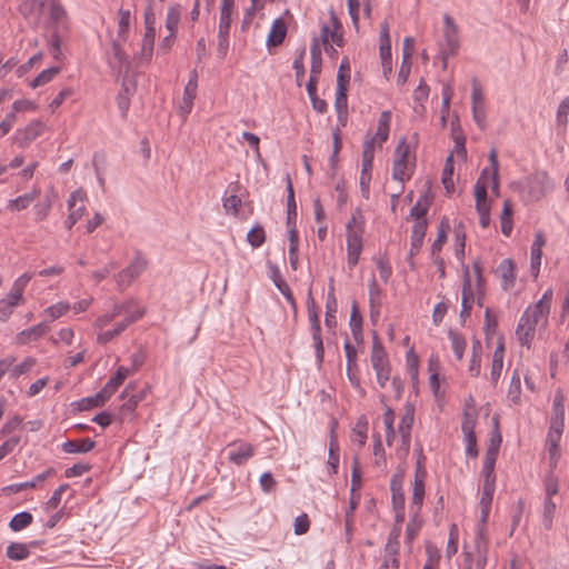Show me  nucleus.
Masks as SVG:
<instances>
[{
  "instance_id": "412c9836",
  "label": "nucleus",
  "mask_w": 569,
  "mask_h": 569,
  "mask_svg": "<svg viewBox=\"0 0 569 569\" xmlns=\"http://www.w3.org/2000/svg\"><path fill=\"white\" fill-rule=\"evenodd\" d=\"M427 221H416L413 227H412V233H411V248H410V257L412 256H416L422 243H423V238L426 236V231H427Z\"/></svg>"
},
{
  "instance_id": "c03bdc74",
  "label": "nucleus",
  "mask_w": 569,
  "mask_h": 569,
  "mask_svg": "<svg viewBox=\"0 0 569 569\" xmlns=\"http://www.w3.org/2000/svg\"><path fill=\"white\" fill-rule=\"evenodd\" d=\"M448 335L451 341L453 353L456 355L458 360H461L463 358V353L467 346L466 339L461 335L452 330H450Z\"/></svg>"
},
{
  "instance_id": "603ef678",
  "label": "nucleus",
  "mask_w": 569,
  "mask_h": 569,
  "mask_svg": "<svg viewBox=\"0 0 569 569\" xmlns=\"http://www.w3.org/2000/svg\"><path fill=\"white\" fill-rule=\"evenodd\" d=\"M118 13H119L118 38L126 41L128 38L131 13L129 10H123V9H120Z\"/></svg>"
},
{
  "instance_id": "4468645a",
  "label": "nucleus",
  "mask_w": 569,
  "mask_h": 569,
  "mask_svg": "<svg viewBox=\"0 0 569 569\" xmlns=\"http://www.w3.org/2000/svg\"><path fill=\"white\" fill-rule=\"evenodd\" d=\"M497 274L501 278L502 287L505 290L512 288L516 281V270L513 261L509 258L503 259L497 268Z\"/></svg>"
},
{
  "instance_id": "7ed1b4c3",
  "label": "nucleus",
  "mask_w": 569,
  "mask_h": 569,
  "mask_svg": "<svg viewBox=\"0 0 569 569\" xmlns=\"http://www.w3.org/2000/svg\"><path fill=\"white\" fill-rule=\"evenodd\" d=\"M365 231V219L360 209H356L347 223V252L348 264L353 268L362 250V234Z\"/></svg>"
},
{
  "instance_id": "052dcab7",
  "label": "nucleus",
  "mask_w": 569,
  "mask_h": 569,
  "mask_svg": "<svg viewBox=\"0 0 569 569\" xmlns=\"http://www.w3.org/2000/svg\"><path fill=\"white\" fill-rule=\"evenodd\" d=\"M565 423L561 421H550V428L547 437L548 445L557 443L559 445V441L561 439V435L563 431Z\"/></svg>"
},
{
  "instance_id": "5701e85b",
  "label": "nucleus",
  "mask_w": 569,
  "mask_h": 569,
  "mask_svg": "<svg viewBox=\"0 0 569 569\" xmlns=\"http://www.w3.org/2000/svg\"><path fill=\"white\" fill-rule=\"evenodd\" d=\"M49 330V327L46 323H39L37 326H33L29 329H26L18 333L17 336V343L18 345H27L30 341H36L40 337L47 333Z\"/></svg>"
},
{
  "instance_id": "69168bd1",
  "label": "nucleus",
  "mask_w": 569,
  "mask_h": 569,
  "mask_svg": "<svg viewBox=\"0 0 569 569\" xmlns=\"http://www.w3.org/2000/svg\"><path fill=\"white\" fill-rule=\"evenodd\" d=\"M556 503L552 501V498L545 497L543 503V523L547 529H550L552 526L553 513L556 510Z\"/></svg>"
},
{
  "instance_id": "ea45409f",
  "label": "nucleus",
  "mask_w": 569,
  "mask_h": 569,
  "mask_svg": "<svg viewBox=\"0 0 569 569\" xmlns=\"http://www.w3.org/2000/svg\"><path fill=\"white\" fill-rule=\"evenodd\" d=\"M508 398L515 405L520 403V400H521V381H520V375H519L518 370H515L512 376H511V380H510V385H509V389H508Z\"/></svg>"
},
{
  "instance_id": "b1692460",
  "label": "nucleus",
  "mask_w": 569,
  "mask_h": 569,
  "mask_svg": "<svg viewBox=\"0 0 569 569\" xmlns=\"http://www.w3.org/2000/svg\"><path fill=\"white\" fill-rule=\"evenodd\" d=\"M310 56H311V68H310V78L319 79L321 73V49L319 44V40L315 38L310 46Z\"/></svg>"
},
{
  "instance_id": "8fccbe9b",
  "label": "nucleus",
  "mask_w": 569,
  "mask_h": 569,
  "mask_svg": "<svg viewBox=\"0 0 569 569\" xmlns=\"http://www.w3.org/2000/svg\"><path fill=\"white\" fill-rule=\"evenodd\" d=\"M198 86H193V83H187L183 91V103L181 106V111L183 113H189L193 106V100L197 96Z\"/></svg>"
},
{
  "instance_id": "774afa93",
  "label": "nucleus",
  "mask_w": 569,
  "mask_h": 569,
  "mask_svg": "<svg viewBox=\"0 0 569 569\" xmlns=\"http://www.w3.org/2000/svg\"><path fill=\"white\" fill-rule=\"evenodd\" d=\"M22 425V418L20 416H14L9 419L0 429V436L6 437L13 433L18 430Z\"/></svg>"
},
{
  "instance_id": "2eb2a0df",
  "label": "nucleus",
  "mask_w": 569,
  "mask_h": 569,
  "mask_svg": "<svg viewBox=\"0 0 569 569\" xmlns=\"http://www.w3.org/2000/svg\"><path fill=\"white\" fill-rule=\"evenodd\" d=\"M54 472L56 471L53 468H49L44 472L36 476L31 481H26V482H21V483H14V485L7 486L3 488V491H7L9 493H18L26 489L36 488L39 483L46 481L49 477L54 475Z\"/></svg>"
},
{
  "instance_id": "393cba45",
  "label": "nucleus",
  "mask_w": 569,
  "mask_h": 569,
  "mask_svg": "<svg viewBox=\"0 0 569 569\" xmlns=\"http://www.w3.org/2000/svg\"><path fill=\"white\" fill-rule=\"evenodd\" d=\"M156 29L154 27L146 28V32L141 43V52L139 59L141 61H150L153 52Z\"/></svg>"
},
{
  "instance_id": "f257e3e1",
  "label": "nucleus",
  "mask_w": 569,
  "mask_h": 569,
  "mask_svg": "<svg viewBox=\"0 0 569 569\" xmlns=\"http://www.w3.org/2000/svg\"><path fill=\"white\" fill-rule=\"evenodd\" d=\"M552 298L553 291L549 288L536 305L527 308L520 318L516 335L521 346L529 348L535 338L536 327L540 323H547Z\"/></svg>"
},
{
  "instance_id": "6ab92c4d",
  "label": "nucleus",
  "mask_w": 569,
  "mask_h": 569,
  "mask_svg": "<svg viewBox=\"0 0 569 569\" xmlns=\"http://www.w3.org/2000/svg\"><path fill=\"white\" fill-rule=\"evenodd\" d=\"M133 385L129 383L120 395L121 399H127V401L121 406V413L123 415L133 412L138 403L142 401L144 398V395L142 392L131 393V390H133Z\"/></svg>"
},
{
  "instance_id": "ddd939ff",
  "label": "nucleus",
  "mask_w": 569,
  "mask_h": 569,
  "mask_svg": "<svg viewBox=\"0 0 569 569\" xmlns=\"http://www.w3.org/2000/svg\"><path fill=\"white\" fill-rule=\"evenodd\" d=\"M86 192L82 189H78L74 190L68 199V209L70 211L69 213L77 220H80L86 212Z\"/></svg>"
},
{
  "instance_id": "09e8293b",
  "label": "nucleus",
  "mask_w": 569,
  "mask_h": 569,
  "mask_svg": "<svg viewBox=\"0 0 569 569\" xmlns=\"http://www.w3.org/2000/svg\"><path fill=\"white\" fill-rule=\"evenodd\" d=\"M180 21V7L171 6L168 9L167 18H166V28L171 33H177L178 24Z\"/></svg>"
},
{
  "instance_id": "58836bf2",
  "label": "nucleus",
  "mask_w": 569,
  "mask_h": 569,
  "mask_svg": "<svg viewBox=\"0 0 569 569\" xmlns=\"http://www.w3.org/2000/svg\"><path fill=\"white\" fill-rule=\"evenodd\" d=\"M38 196H39V191L38 190H32L29 193H26L23 196H20L18 198L11 200L9 202L8 207L11 210H17V211L23 210V209L28 208L34 201V199Z\"/></svg>"
},
{
  "instance_id": "37998d69",
  "label": "nucleus",
  "mask_w": 569,
  "mask_h": 569,
  "mask_svg": "<svg viewBox=\"0 0 569 569\" xmlns=\"http://www.w3.org/2000/svg\"><path fill=\"white\" fill-rule=\"evenodd\" d=\"M32 515L28 511H22L12 517L9 527L12 531H20L27 528L32 522Z\"/></svg>"
},
{
  "instance_id": "c756f323",
  "label": "nucleus",
  "mask_w": 569,
  "mask_h": 569,
  "mask_svg": "<svg viewBox=\"0 0 569 569\" xmlns=\"http://www.w3.org/2000/svg\"><path fill=\"white\" fill-rule=\"evenodd\" d=\"M130 375L131 370L129 368L120 366L118 367L116 375L109 379L103 388L110 396H112Z\"/></svg>"
},
{
  "instance_id": "f03ea898",
  "label": "nucleus",
  "mask_w": 569,
  "mask_h": 569,
  "mask_svg": "<svg viewBox=\"0 0 569 569\" xmlns=\"http://www.w3.org/2000/svg\"><path fill=\"white\" fill-rule=\"evenodd\" d=\"M49 20L46 22L47 44L56 60L62 57L61 44L69 33L68 14L59 0H47Z\"/></svg>"
},
{
  "instance_id": "aec40b11",
  "label": "nucleus",
  "mask_w": 569,
  "mask_h": 569,
  "mask_svg": "<svg viewBox=\"0 0 569 569\" xmlns=\"http://www.w3.org/2000/svg\"><path fill=\"white\" fill-rule=\"evenodd\" d=\"M390 123H391V112L388 111V110L387 111H382L380 113V117H379V120H378L377 132L372 137V138H375V142L377 141L380 147L389 138Z\"/></svg>"
},
{
  "instance_id": "0eeeda50",
  "label": "nucleus",
  "mask_w": 569,
  "mask_h": 569,
  "mask_svg": "<svg viewBox=\"0 0 569 569\" xmlns=\"http://www.w3.org/2000/svg\"><path fill=\"white\" fill-rule=\"evenodd\" d=\"M443 39L445 43L441 47V54L443 60L450 56H455L459 48L458 26L453 19L448 14H443Z\"/></svg>"
},
{
  "instance_id": "39448f33",
  "label": "nucleus",
  "mask_w": 569,
  "mask_h": 569,
  "mask_svg": "<svg viewBox=\"0 0 569 569\" xmlns=\"http://www.w3.org/2000/svg\"><path fill=\"white\" fill-rule=\"evenodd\" d=\"M148 267L147 258L140 252H136L130 264L122 269L116 277V282L120 291L127 289Z\"/></svg>"
},
{
  "instance_id": "2f4dec72",
  "label": "nucleus",
  "mask_w": 569,
  "mask_h": 569,
  "mask_svg": "<svg viewBox=\"0 0 569 569\" xmlns=\"http://www.w3.org/2000/svg\"><path fill=\"white\" fill-rule=\"evenodd\" d=\"M287 34V26L281 18H278L273 21L269 37L268 43L271 46L280 44Z\"/></svg>"
},
{
  "instance_id": "a18cd8bd",
  "label": "nucleus",
  "mask_w": 569,
  "mask_h": 569,
  "mask_svg": "<svg viewBox=\"0 0 569 569\" xmlns=\"http://www.w3.org/2000/svg\"><path fill=\"white\" fill-rule=\"evenodd\" d=\"M320 36L323 44H328L329 40H331L338 47L343 46L342 32L333 29L331 30L329 26H322Z\"/></svg>"
},
{
  "instance_id": "e433bc0d",
  "label": "nucleus",
  "mask_w": 569,
  "mask_h": 569,
  "mask_svg": "<svg viewBox=\"0 0 569 569\" xmlns=\"http://www.w3.org/2000/svg\"><path fill=\"white\" fill-rule=\"evenodd\" d=\"M453 176V160L452 154H450L445 163V168L442 170V184L447 191L448 194H451L455 191V183L452 180Z\"/></svg>"
},
{
  "instance_id": "bf43d9fd",
  "label": "nucleus",
  "mask_w": 569,
  "mask_h": 569,
  "mask_svg": "<svg viewBox=\"0 0 569 569\" xmlns=\"http://www.w3.org/2000/svg\"><path fill=\"white\" fill-rule=\"evenodd\" d=\"M495 482L490 480H483L482 493L480 498V507H491L493 492H495Z\"/></svg>"
},
{
  "instance_id": "6e6d98bb",
  "label": "nucleus",
  "mask_w": 569,
  "mask_h": 569,
  "mask_svg": "<svg viewBox=\"0 0 569 569\" xmlns=\"http://www.w3.org/2000/svg\"><path fill=\"white\" fill-rule=\"evenodd\" d=\"M32 277H33V274L32 273H28V272L21 274L14 281L10 292L13 293L16 297L20 298L21 300H23L24 288L27 287L29 281L32 279Z\"/></svg>"
},
{
  "instance_id": "bb28decb",
  "label": "nucleus",
  "mask_w": 569,
  "mask_h": 569,
  "mask_svg": "<svg viewBox=\"0 0 569 569\" xmlns=\"http://www.w3.org/2000/svg\"><path fill=\"white\" fill-rule=\"evenodd\" d=\"M23 300L9 292L4 298L0 299V321H7L12 315L14 308L22 303Z\"/></svg>"
},
{
  "instance_id": "a211bd4d",
  "label": "nucleus",
  "mask_w": 569,
  "mask_h": 569,
  "mask_svg": "<svg viewBox=\"0 0 569 569\" xmlns=\"http://www.w3.org/2000/svg\"><path fill=\"white\" fill-rule=\"evenodd\" d=\"M505 347L503 342L500 341L496 347L492 356V363L490 370V379L493 386H497L503 367Z\"/></svg>"
},
{
  "instance_id": "f704fd0d",
  "label": "nucleus",
  "mask_w": 569,
  "mask_h": 569,
  "mask_svg": "<svg viewBox=\"0 0 569 569\" xmlns=\"http://www.w3.org/2000/svg\"><path fill=\"white\" fill-rule=\"evenodd\" d=\"M350 328L355 340L357 342L362 341V317L359 313L358 306L356 303L352 305L350 315Z\"/></svg>"
},
{
  "instance_id": "9d476101",
  "label": "nucleus",
  "mask_w": 569,
  "mask_h": 569,
  "mask_svg": "<svg viewBox=\"0 0 569 569\" xmlns=\"http://www.w3.org/2000/svg\"><path fill=\"white\" fill-rule=\"evenodd\" d=\"M426 477V469L422 466L421 460H418L416 465L415 481L412 488V505L417 507V510L420 509L423 502Z\"/></svg>"
},
{
  "instance_id": "c9c22d12",
  "label": "nucleus",
  "mask_w": 569,
  "mask_h": 569,
  "mask_svg": "<svg viewBox=\"0 0 569 569\" xmlns=\"http://www.w3.org/2000/svg\"><path fill=\"white\" fill-rule=\"evenodd\" d=\"M551 421L565 423V395L560 389L555 393Z\"/></svg>"
},
{
  "instance_id": "423d86ee",
  "label": "nucleus",
  "mask_w": 569,
  "mask_h": 569,
  "mask_svg": "<svg viewBox=\"0 0 569 569\" xmlns=\"http://www.w3.org/2000/svg\"><path fill=\"white\" fill-rule=\"evenodd\" d=\"M410 146L403 137L399 140L395 150V161L392 168V178L400 182L408 180L411 176L409 166Z\"/></svg>"
},
{
  "instance_id": "5fc2aeb1",
  "label": "nucleus",
  "mask_w": 569,
  "mask_h": 569,
  "mask_svg": "<svg viewBox=\"0 0 569 569\" xmlns=\"http://www.w3.org/2000/svg\"><path fill=\"white\" fill-rule=\"evenodd\" d=\"M543 483L546 498H552L558 493L559 481L558 478L555 476L552 469L546 475Z\"/></svg>"
},
{
  "instance_id": "6e6552de",
  "label": "nucleus",
  "mask_w": 569,
  "mask_h": 569,
  "mask_svg": "<svg viewBox=\"0 0 569 569\" xmlns=\"http://www.w3.org/2000/svg\"><path fill=\"white\" fill-rule=\"evenodd\" d=\"M228 448V459L236 466L244 465L254 455V447L244 441H234Z\"/></svg>"
},
{
  "instance_id": "0e129e2a",
  "label": "nucleus",
  "mask_w": 569,
  "mask_h": 569,
  "mask_svg": "<svg viewBox=\"0 0 569 569\" xmlns=\"http://www.w3.org/2000/svg\"><path fill=\"white\" fill-rule=\"evenodd\" d=\"M471 104L472 107H485V97L478 80L473 78L471 80Z\"/></svg>"
},
{
  "instance_id": "20e7f679",
  "label": "nucleus",
  "mask_w": 569,
  "mask_h": 569,
  "mask_svg": "<svg viewBox=\"0 0 569 569\" xmlns=\"http://www.w3.org/2000/svg\"><path fill=\"white\" fill-rule=\"evenodd\" d=\"M489 540L485 535L483 528L479 527L475 546L472 550L465 551V568L466 569H485L488 559Z\"/></svg>"
},
{
  "instance_id": "a878e982",
  "label": "nucleus",
  "mask_w": 569,
  "mask_h": 569,
  "mask_svg": "<svg viewBox=\"0 0 569 569\" xmlns=\"http://www.w3.org/2000/svg\"><path fill=\"white\" fill-rule=\"evenodd\" d=\"M112 311L116 318L120 316H123L126 318L128 316H133L136 312H141L142 318L146 312L144 308L139 307L136 300L133 299L113 305Z\"/></svg>"
},
{
  "instance_id": "49530a36",
  "label": "nucleus",
  "mask_w": 569,
  "mask_h": 569,
  "mask_svg": "<svg viewBox=\"0 0 569 569\" xmlns=\"http://www.w3.org/2000/svg\"><path fill=\"white\" fill-rule=\"evenodd\" d=\"M332 290L333 288H331L329 295H328V300H327V312H326V318H325V325L329 328V329H333L337 325V320H336V316H335V312H336V298L332 293Z\"/></svg>"
},
{
  "instance_id": "e2e57ef3",
  "label": "nucleus",
  "mask_w": 569,
  "mask_h": 569,
  "mask_svg": "<svg viewBox=\"0 0 569 569\" xmlns=\"http://www.w3.org/2000/svg\"><path fill=\"white\" fill-rule=\"evenodd\" d=\"M350 67L349 61L347 58H345L339 67L338 74H337V87L342 86L343 88L348 89L349 81H350Z\"/></svg>"
},
{
  "instance_id": "1a4fd4ad",
  "label": "nucleus",
  "mask_w": 569,
  "mask_h": 569,
  "mask_svg": "<svg viewBox=\"0 0 569 569\" xmlns=\"http://www.w3.org/2000/svg\"><path fill=\"white\" fill-rule=\"evenodd\" d=\"M44 130V123L34 120L31 121L24 129L18 130L13 137L14 142L20 148H27L33 140H36Z\"/></svg>"
},
{
  "instance_id": "7c9ffc66",
  "label": "nucleus",
  "mask_w": 569,
  "mask_h": 569,
  "mask_svg": "<svg viewBox=\"0 0 569 569\" xmlns=\"http://www.w3.org/2000/svg\"><path fill=\"white\" fill-rule=\"evenodd\" d=\"M497 457H498L497 449L495 447H489L487 449L485 461H483V468H482L483 480L496 481L493 471H495V465H496Z\"/></svg>"
},
{
  "instance_id": "864d4df0",
  "label": "nucleus",
  "mask_w": 569,
  "mask_h": 569,
  "mask_svg": "<svg viewBox=\"0 0 569 569\" xmlns=\"http://www.w3.org/2000/svg\"><path fill=\"white\" fill-rule=\"evenodd\" d=\"M429 203L427 201L426 196L421 197L417 203L411 208L410 210V217L415 218L416 221H427L425 219L427 212H428Z\"/></svg>"
},
{
  "instance_id": "3c124183",
  "label": "nucleus",
  "mask_w": 569,
  "mask_h": 569,
  "mask_svg": "<svg viewBox=\"0 0 569 569\" xmlns=\"http://www.w3.org/2000/svg\"><path fill=\"white\" fill-rule=\"evenodd\" d=\"M247 240L253 248H259L260 246H262L263 242L266 241V233L263 227L257 224L253 228H251L247 234Z\"/></svg>"
},
{
  "instance_id": "f3484780",
  "label": "nucleus",
  "mask_w": 569,
  "mask_h": 569,
  "mask_svg": "<svg viewBox=\"0 0 569 569\" xmlns=\"http://www.w3.org/2000/svg\"><path fill=\"white\" fill-rule=\"evenodd\" d=\"M46 7L47 0H26L20 4L19 11L24 18H33L36 21H39Z\"/></svg>"
},
{
  "instance_id": "680f3d73",
  "label": "nucleus",
  "mask_w": 569,
  "mask_h": 569,
  "mask_svg": "<svg viewBox=\"0 0 569 569\" xmlns=\"http://www.w3.org/2000/svg\"><path fill=\"white\" fill-rule=\"evenodd\" d=\"M448 228H449V226L448 224L445 226V223L442 221L440 224L439 231H438V236L431 246V256L440 254L442 246L445 244L446 239H447V229Z\"/></svg>"
},
{
  "instance_id": "9b49d317",
  "label": "nucleus",
  "mask_w": 569,
  "mask_h": 569,
  "mask_svg": "<svg viewBox=\"0 0 569 569\" xmlns=\"http://www.w3.org/2000/svg\"><path fill=\"white\" fill-rule=\"evenodd\" d=\"M370 361H371V366H372L375 372L391 368L388 356L385 351V348L376 332H373V343H372Z\"/></svg>"
},
{
  "instance_id": "13d9d810",
  "label": "nucleus",
  "mask_w": 569,
  "mask_h": 569,
  "mask_svg": "<svg viewBox=\"0 0 569 569\" xmlns=\"http://www.w3.org/2000/svg\"><path fill=\"white\" fill-rule=\"evenodd\" d=\"M458 551V527L456 523L450 526L449 538L446 548V555L448 558H451Z\"/></svg>"
},
{
  "instance_id": "338daca9",
  "label": "nucleus",
  "mask_w": 569,
  "mask_h": 569,
  "mask_svg": "<svg viewBox=\"0 0 569 569\" xmlns=\"http://www.w3.org/2000/svg\"><path fill=\"white\" fill-rule=\"evenodd\" d=\"M36 365V360L33 358H27L21 363L14 366L10 370V377L16 379L21 375L30 371V369Z\"/></svg>"
},
{
  "instance_id": "473e14b6",
  "label": "nucleus",
  "mask_w": 569,
  "mask_h": 569,
  "mask_svg": "<svg viewBox=\"0 0 569 569\" xmlns=\"http://www.w3.org/2000/svg\"><path fill=\"white\" fill-rule=\"evenodd\" d=\"M400 535H401V527L393 526V528L391 529V531L389 533L388 542L386 543V547H385V552H386L385 557L398 556L399 548H400V543H399Z\"/></svg>"
},
{
  "instance_id": "4be33fe9",
  "label": "nucleus",
  "mask_w": 569,
  "mask_h": 569,
  "mask_svg": "<svg viewBox=\"0 0 569 569\" xmlns=\"http://www.w3.org/2000/svg\"><path fill=\"white\" fill-rule=\"evenodd\" d=\"M96 442L90 438L69 440L62 443V450L67 453H86L91 451Z\"/></svg>"
},
{
  "instance_id": "4c0bfd02",
  "label": "nucleus",
  "mask_w": 569,
  "mask_h": 569,
  "mask_svg": "<svg viewBox=\"0 0 569 569\" xmlns=\"http://www.w3.org/2000/svg\"><path fill=\"white\" fill-rule=\"evenodd\" d=\"M501 232L505 236H510L512 231V208L509 200L503 202L502 212L500 216Z\"/></svg>"
},
{
  "instance_id": "72a5a7b5",
  "label": "nucleus",
  "mask_w": 569,
  "mask_h": 569,
  "mask_svg": "<svg viewBox=\"0 0 569 569\" xmlns=\"http://www.w3.org/2000/svg\"><path fill=\"white\" fill-rule=\"evenodd\" d=\"M6 555L11 560H16V561L24 560L30 555L29 546L26 543H20V542H11L7 547Z\"/></svg>"
},
{
  "instance_id": "de8ad7c7",
  "label": "nucleus",
  "mask_w": 569,
  "mask_h": 569,
  "mask_svg": "<svg viewBox=\"0 0 569 569\" xmlns=\"http://www.w3.org/2000/svg\"><path fill=\"white\" fill-rule=\"evenodd\" d=\"M60 72L59 67H51L41 71L31 82L32 88H38L50 82Z\"/></svg>"
},
{
  "instance_id": "a19ab883",
  "label": "nucleus",
  "mask_w": 569,
  "mask_h": 569,
  "mask_svg": "<svg viewBox=\"0 0 569 569\" xmlns=\"http://www.w3.org/2000/svg\"><path fill=\"white\" fill-rule=\"evenodd\" d=\"M481 345L476 340L472 345V352L469 365V372L472 377H478L481 368Z\"/></svg>"
},
{
  "instance_id": "cd10ccee",
  "label": "nucleus",
  "mask_w": 569,
  "mask_h": 569,
  "mask_svg": "<svg viewBox=\"0 0 569 569\" xmlns=\"http://www.w3.org/2000/svg\"><path fill=\"white\" fill-rule=\"evenodd\" d=\"M375 157V138H368L363 142L361 174H371Z\"/></svg>"
},
{
  "instance_id": "4d7b16f0",
  "label": "nucleus",
  "mask_w": 569,
  "mask_h": 569,
  "mask_svg": "<svg viewBox=\"0 0 569 569\" xmlns=\"http://www.w3.org/2000/svg\"><path fill=\"white\" fill-rule=\"evenodd\" d=\"M32 277H33V274L32 273H28V272L21 274L14 281L10 292L13 293L16 297L20 298L21 300H23L24 288L27 287L29 281L32 279Z\"/></svg>"
},
{
  "instance_id": "79ce46f5",
  "label": "nucleus",
  "mask_w": 569,
  "mask_h": 569,
  "mask_svg": "<svg viewBox=\"0 0 569 569\" xmlns=\"http://www.w3.org/2000/svg\"><path fill=\"white\" fill-rule=\"evenodd\" d=\"M311 333H312V340H313V347L316 350V358L319 365L323 362L325 357V348H323V341L321 338V326H312L311 327Z\"/></svg>"
},
{
  "instance_id": "f8f14e48",
  "label": "nucleus",
  "mask_w": 569,
  "mask_h": 569,
  "mask_svg": "<svg viewBox=\"0 0 569 569\" xmlns=\"http://www.w3.org/2000/svg\"><path fill=\"white\" fill-rule=\"evenodd\" d=\"M415 421V409L411 405H406L405 412L401 417V421L399 423V432L401 435L402 447L406 450H409L410 441H411V428Z\"/></svg>"
},
{
  "instance_id": "c85d7f7f",
  "label": "nucleus",
  "mask_w": 569,
  "mask_h": 569,
  "mask_svg": "<svg viewBox=\"0 0 569 569\" xmlns=\"http://www.w3.org/2000/svg\"><path fill=\"white\" fill-rule=\"evenodd\" d=\"M110 398L111 396L107 392L104 388H102L94 396L81 399L79 402V407L81 410H89L96 407H102Z\"/></svg>"
},
{
  "instance_id": "dca6fc26",
  "label": "nucleus",
  "mask_w": 569,
  "mask_h": 569,
  "mask_svg": "<svg viewBox=\"0 0 569 569\" xmlns=\"http://www.w3.org/2000/svg\"><path fill=\"white\" fill-rule=\"evenodd\" d=\"M489 187L488 168H485L475 184L476 208L490 207L487 202V189Z\"/></svg>"
}]
</instances>
